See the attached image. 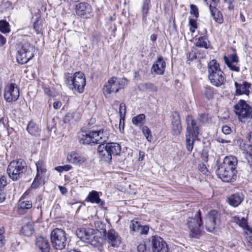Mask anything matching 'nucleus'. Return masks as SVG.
Wrapping results in <instances>:
<instances>
[{
    "label": "nucleus",
    "instance_id": "f257e3e1",
    "mask_svg": "<svg viewBox=\"0 0 252 252\" xmlns=\"http://www.w3.org/2000/svg\"><path fill=\"white\" fill-rule=\"evenodd\" d=\"M208 78L214 86L219 87L224 84L225 76L216 60H212L208 63Z\"/></svg>",
    "mask_w": 252,
    "mask_h": 252
},
{
    "label": "nucleus",
    "instance_id": "f03ea898",
    "mask_svg": "<svg viewBox=\"0 0 252 252\" xmlns=\"http://www.w3.org/2000/svg\"><path fill=\"white\" fill-rule=\"evenodd\" d=\"M27 167L26 162L23 159L14 160L8 165L7 172L11 179L16 181L23 177Z\"/></svg>",
    "mask_w": 252,
    "mask_h": 252
},
{
    "label": "nucleus",
    "instance_id": "7ed1b4c3",
    "mask_svg": "<svg viewBox=\"0 0 252 252\" xmlns=\"http://www.w3.org/2000/svg\"><path fill=\"white\" fill-rule=\"evenodd\" d=\"M234 110L242 123H245L252 118V108L244 100H240L234 106Z\"/></svg>",
    "mask_w": 252,
    "mask_h": 252
},
{
    "label": "nucleus",
    "instance_id": "20e7f679",
    "mask_svg": "<svg viewBox=\"0 0 252 252\" xmlns=\"http://www.w3.org/2000/svg\"><path fill=\"white\" fill-rule=\"evenodd\" d=\"M35 49L34 46L28 41L22 43L20 49L18 50L17 55V62L20 64H25L34 56Z\"/></svg>",
    "mask_w": 252,
    "mask_h": 252
},
{
    "label": "nucleus",
    "instance_id": "39448f33",
    "mask_svg": "<svg viewBox=\"0 0 252 252\" xmlns=\"http://www.w3.org/2000/svg\"><path fill=\"white\" fill-rule=\"evenodd\" d=\"M202 220L200 211L196 213L194 217H189L187 221V225L190 230L192 237L198 238L202 232Z\"/></svg>",
    "mask_w": 252,
    "mask_h": 252
},
{
    "label": "nucleus",
    "instance_id": "423d86ee",
    "mask_svg": "<svg viewBox=\"0 0 252 252\" xmlns=\"http://www.w3.org/2000/svg\"><path fill=\"white\" fill-rule=\"evenodd\" d=\"M50 238L55 249L62 250L65 248L67 239L64 230L58 228L54 229L51 232Z\"/></svg>",
    "mask_w": 252,
    "mask_h": 252
},
{
    "label": "nucleus",
    "instance_id": "0eeeda50",
    "mask_svg": "<svg viewBox=\"0 0 252 252\" xmlns=\"http://www.w3.org/2000/svg\"><path fill=\"white\" fill-rule=\"evenodd\" d=\"M248 138L252 143V132L248 135ZM237 142L244 158L247 161V165L252 171V145L246 143L241 139L238 140Z\"/></svg>",
    "mask_w": 252,
    "mask_h": 252
},
{
    "label": "nucleus",
    "instance_id": "6e6552de",
    "mask_svg": "<svg viewBox=\"0 0 252 252\" xmlns=\"http://www.w3.org/2000/svg\"><path fill=\"white\" fill-rule=\"evenodd\" d=\"M220 224V214L216 210L210 211L205 218V226L209 232H212Z\"/></svg>",
    "mask_w": 252,
    "mask_h": 252
},
{
    "label": "nucleus",
    "instance_id": "1a4fd4ad",
    "mask_svg": "<svg viewBox=\"0 0 252 252\" xmlns=\"http://www.w3.org/2000/svg\"><path fill=\"white\" fill-rule=\"evenodd\" d=\"M99 227L100 233L104 236H107L109 244L113 247H118L121 243V238L118 233L114 229H111L107 232L105 228V225L102 223L100 225Z\"/></svg>",
    "mask_w": 252,
    "mask_h": 252
},
{
    "label": "nucleus",
    "instance_id": "9d476101",
    "mask_svg": "<svg viewBox=\"0 0 252 252\" xmlns=\"http://www.w3.org/2000/svg\"><path fill=\"white\" fill-rule=\"evenodd\" d=\"M19 97V90L15 83H10L5 87L4 98L7 102L16 101Z\"/></svg>",
    "mask_w": 252,
    "mask_h": 252
},
{
    "label": "nucleus",
    "instance_id": "9b49d317",
    "mask_svg": "<svg viewBox=\"0 0 252 252\" xmlns=\"http://www.w3.org/2000/svg\"><path fill=\"white\" fill-rule=\"evenodd\" d=\"M152 252H168L166 243L160 237L153 236L149 241Z\"/></svg>",
    "mask_w": 252,
    "mask_h": 252
},
{
    "label": "nucleus",
    "instance_id": "f8f14e48",
    "mask_svg": "<svg viewBox=\"0 0 252 252\" xmlns=\"http://www.w3.org/2000/svg\"><path fill=\"white\" fill-rule=\"evenodd\" d=\"M73 88L79 93L83 92L86 85V78L84 74L81 72H76L71 79Z\"/></svg>",
    "mask_w": 252,
    "mask_h": 252
},
{
    "label": "nucleus",
    "instance_id": "ddd939ff",
    "mask_svg": "<svg viewBox=\"0 0 252 252\" xmlns=\"http://www.w3.org/2000/svg\"><path fill=\"white\" fill-rule=\"evenodd\" d=\"M216 173L219 178L224 182H233L237 176V171H230L219 166Z\"/></svg>",
    "mask_w": 252,
    "mask_h": 252
},
{
    "label": "nucleus",
    "instance_id": "4468645a",
    "mask_svg": "<svg viewBox=\"0 0 252 252\" xmlns=\"http://www.w3.org/2000/svg\"><path fill=\"white\" fill-rule=\"evenodd\" d=\"M93 138L94 140V144H106L108 140L110 132L107 128H102L99 130L92 131Z\"/></svg>",
    "mask_w": 252,
    "mask_h": 252
},
{
    "label": "nucleus",
    "instance_id": "2eb2a0df",
    "mask_svg": "<svg viewBox=\"0 0 252 252\" xmlns=\"http://www.w3.org/2000/svg\"><path fill=\"white\" fill-rule=\"evenodd\" d=\"M186 123L187 127L186 133L193 134L194 138H197L200 133V128L196 121L191 116L188 115L186 118Z\"/></svg>",
    "mask_w": 252,
    "mask_h": 252
},
{
    "label": "nucleus",
    "instance_id": "dca6fc26",
    "mask_svg": "<svg viewBox=\"0 0 252 252\" xmlns=\"http://www.w3.org/2000/svg\"><path fill=\"white\" fill-rule=\"evenodd\" d=\"M77 15L83 18H89L91 16V6L86 2H80L76 5Z\"/></svg>",
    "mask_w": 252,
    "mask_h": 252
},
{
    "label": "nucleus",
    "instance_id": "f3484780",
    "mask_svg": "<svg viewBox=\"0 0 252 252\" xmlns=\"http://www.w3.org/2000/svg\"><path fill=\"white\" fill-rule=\"evenodd\" d=\"M223 61L230 70L239 72L240 67L238 65L239 58L236 54H231L229 57L224 56L223 57Z\"/></svg>",
    "mask_w": 252,
    "mask_h": 252
},
{
    "label": "nucleus",
    "instance_id": "a211bd4d",
    "mask_svg": "<svg viewBox=\"0 0 252 252\" xmlns=\"http://www.w3.org/2000/svg\"><path fill=\"white\" fill-rule=\"evenodd\" d=\"M237 164L238 160L236 157L234 156H226L224 158L223 162L219 166L230 171H237L236 167Z\"/></svg>",
    "mask_w": 252,
    "mask_h": 252
},
{
    "label": "nucleus",
    "instance_id": "6ab92c4d",
    "mask_svg": "<svg viewBox=\"0 0 252 252\" xmlns=\"http://www.w3.org/2000/svg\"><path fill=\"white\" fill-rule=\"evenodd\" d=\"M97 150L99 158L102 161L107 163L111 161L112 158L106 144H99Z\"/></svg>",
    "mask_w": 252,
    "mask_h": 252
},
{
    "label": "nucleus",
    "instance_id": "aec40b11",
    "mask_svg": "<svg viewBox=\"0 0 252 252\" xmlns=\"http://www.w3.org/2000/svg\"><path fill=\"white\" fill-rule=\"evenodd\" d=\"M97 150L99 158L102 161L107 163L111 161L112 158L106 144H99Z\"/></svg>",
    "mask_w": 252,
    "mask_h": 252
},
{
    "label": "nucleus",
    "instance_id": "412c9836",
    "mask_svg": "<svg viewBox=\"0 0 252 252\" xmlns=\"http://www.w3.org/2000/svg\"><path fill=\"white\" fill-rule=\"evenodd\" d=\"M97 150L99 158L102 161L107 163L111 161L112 158L106 144H99Z\"/></svg>",
    "mask_w": 252,
    "mask_h": 252
},
{
    "label": "nucleus",
    "instance_id": "4be33fe9",
    "mask_svg": "<svg viewBox=\"0 0 252 252\" xmlns=\"http://www.w3.org/2000/svg\"><path fill=\"white\" fill-rule=\"evenodd\" d=\"M165 66L166 63L162 57L159 56L157 60L153 64L151 71L152 72H155L158 75H163L165 71Z\"/></svg>",
    "mask_w": 252,
    "mask_h": 252
},
{
    "label": "nucleus",
    "instance_id": "5701e85b",
    "mask_svg": "<svg viewBox=\"0 0 252 252\" xmlns=\"http://www.w3.org/2000/svg\"><path fill=\"white\" fill-rule=\"evenodd\" d=\"M35 246L40 252H50V245L46 238L42 236L37 237Z\"/></svg>",
    "mask_w": 252,
    "mask_h": 252
},
{
    "label": "nucleus",
    "instance_id": "b1692460",
    "mask_svg": "<svg viewBox=\"0 0 252 252\" xmlns=\"http://www.w3.org/2000/svg\"><path fill=\"white\" fill-rule=\"evenodd\" d=\"M116 77L110 78L105 83L103 88V93L105 95L110 94L112 92L117 93L119 91L117 84L115 82Z\"/></svg>",
    "mask_w": 252,
    "mask_h": 252
},
{
    "label": "nucleus",
    "instance_id": "393cba45",
    "mask_svg": "<svg viewBox=\"0 0 252 252\" xmlns=\"http://www.w3.org/2000/svg\"><path fill=\"white\" fill-rule=\"evenodd\" d=\"M234 85L236 88V95L249 94L250 93L249 88L251 85L250 83L243 82L242 84H239L237 82H235Z\"/></svg>",
    "mask_w": 252,
    "mask_h": 252
},
{
    "label": "nucleus",
    "instance_id": "a878e982",
    "mask_svg": "<svg viewBox=\"0 0 252 252\" xmlns=\"http://www.w3.org/2000/svg\"><path fill=\"white\" fill-rule=\"evenodd\" d=\"M182 130L180 118L178 114L175 113L172 115V134L179 135Z\"/></svg>",
    "mask_w": 252,
    "mask_h": 252
},
{
    "label": "nucleus",
    "instance_id": "bb28decb",
    "mask_svg": "<svg viewBox=\"0 0 252 252\" xmlns=\"http://www.w3.org/2000/svg\"><path fill=\"white\" fill-rule=\"evenodd\" d=\"M67 160L70 163L80 164L84 162L87 158L83 155L74 152H71L67 156Z\"/></svg>",
    "mask_w": 252,
    "mask_h": 252
},
{
    "label": "nucleus",
    "instance_id": "cd10ccee",
    "mask_svg": "<svg viewBox=\"0 0 252 252\" xmlns=\"http://www.w3.org/2000/svg\"><path fill=\"white\" fill-rule=\"evenodd\" d=\"M32 206V203L31 201L26 200L24 198H21L19 201L17 211L19 214H23Z\"/></svg>",
    "mask_w": 252,
    "mask_h": 252
},
{
    "label": "nucleus",
    "instance_id": "c85d7f7f",
    "mask_svg": "<svg viewBox=\"0 0 252 252\" xmlns=\"http://www.w3.org/2000/svg\"><path fill=\"white\" fill-rule=\"evenodd\" d=\"M244 198V195L242 192H236L228 197V202L230 205L237 207L243 201Z\"/></svg>",
    "mask_w": 252,
    "mask_h": 252
},
{
    "label": "nucleus",
    "instance_id": "c756f323",
    "mask_svg": "<svg viewBox=\"0 0 252 252\" xmlns=\"http://www.w3.org/2000/svg\"><path fill=\"white\" fill-rule=\"evenodd\" d=\"M93 131H90L89 133L82 132L78 136V140L80 143L84 145H89L91 143H94V140L93 138Z\"/></svg>",
    "mask_w": 252,
    "mask_h": 252
},
{
    "label": "nucleus",
    "instance_id": "7c9ffc66",
    "mask_svg": "<svg viewBox=\"0 0 252 252\" xmlns=\"http://www.w3.org/2000/svg\"><path fill=\"white\" fill-rule=\"evenodd\" d=\"M231 221L236 223L244 229H246L248 231H250L251 230L248 224L247 220L244 217H240L239 216H232Z\"/></svg>",
    "mask_w": 252,
    "mask_h": 252
},
{
    "label": "nucleus",
    "instance_id": "2f4dec72",
    "mask_svg": "<svg viewBox=\"0 0 252 252\" xmlns=\"http://www.w3.org/2000/svg\"><path fill=\"white\" fill-rule=\"evenodd\" d=\"M106 144L112 157L120 155L121 147L119 144L116 142L106 143Z\"/></svg>",
    "mask_w": 252,
    "mask_h": 252
},
{
    "label": "nucleus",
    "instance_id": "473e14b6",
    "mask_svg": "<svg viewBox=\"0 0 252 252\" xmlns=\"http://www.w3.org/2000/svg\"><path fill=\"white\" fill-rule=\"evenodd\" d=\"M87 200L92 203H96L100 205H103V202L99 198L98 192L95 190H93L89 193Z\"/></svg>",
    "mask_w": 252,
    "mask_h": 252
},
{
    "label": "nucleus",
    "instance_id": "72a5a7b5",
    "mask_svg": "<svg viewBox=\"0 0 252 252\" xmlns=\"http://www.w3.org/2000/svg\"><path fill=\"white\" fill-rule=\"evenodd\" d=\"M27 130L30 134L33 136L39 135L40 132V129L38 125L32 121L28 123Z\"/></svg>",
    "mask_w": 252,
    "mask_h": 252
},
{
    "label": "nucleus",
    "instance_id": "f704fd0d",
    "mask_svg": "<svg viewBox=\"0 0 252 252\" xmlns=\"http://www.w3.org/2000/svg\"><path fill=\"white\" fill-rule=\"evenodd\" d=\"M210 10L214 20L219 24H222L223 22L222 14L216 7L210 5Z\"/></svg>",
    "mask_w": 252,
    "mask_h": 252
},
{
    "label": "nucleus",
    "instance_id": "c9c22d12",
    "mask_svg": "<svg viewBox=\"0 0 252 252\" xmlns=\"http://www.w3.org/2000/svg\"><path fill=\"white\" fill-rule=\"evenodd\" d=\"M151 6V0H143L142 6V20L146 23L147 16Z\"/></svg>",
    "mask_w": 252,
    "mask_h": 252
},
{
    "label": "nucleus",
    "instance_id": "e433bc0d",
    "mask_svg": "<svg viewBox=\"0 0 252 252\" xmlns=\"http://www.w3.org/2000/svg\"><path fill=\"white\" fill-rule=\"evenodd\" d=\"M193 134L186 133V146L188 151L191 152L192 151L194 145Z\"/></svg>",
    "mask_w": 252,
    "mask_h": 252
},
{
    "label": "nucleus",
    "instance_id": "4c0bfd02",
    "mask_svg": "<svg viewBox=\"0 0 252 252\" xmlns=\"http://www.w3.org/2000/svg\"><path fill=\"white\" fill-rule=\"evenodd\" d=\"M34 231L32 223L28 222L24 225L21 229L22 234L27 237L31 236Z\"/></svg>",
    "mask_w": 252,
    "mask_h": 252
},
{
    "label": "nucleus",
    "instance_id": "58836bf2",
    "mask_svg": "<svg viewBox=\"0 0 252 252\" xmlns=\"http://www.w3.org/2000/svg\"><path fill=\"white\" fill-rule=\"evenodd\" d=\"M37 174L36 175H43L46 173V169L45 166V163L43 160H39L36 163Z\"/></svg>",
    "mask_w": 252,
    "mask_h": 252
},
{
    "label": "nucleus",
    "instance_id": "ea45409f",
    "mask_svg": "<svg viewBox=\"0 0 252 252\" xmlns=\"http://www.w3.org/2000/svg\"><path fill=\"white\" fill-rule=\"evenodd\" d=\"M195 45L198 47L208 49L209 47L208 38L205 36L199 37L197 39V41L195 43Z\"/></svg>",
    "mask_w": 252,
    "mask_h": 252
},
{
    "label": "nucleus",
    "instance_id": "a19ab883",
    "mask_svg": "<svg viewBox=\"0 0 252 252\" xmlns=\"http://www.w3.org/2000/svg\"><path fill=\"white\" fill-rule=\"evenodd\" d=\"M132 123L136 126L143 125L145 123V115L143 114H140L133 117L132 119Z\"/></svg>",
    "mask_w": 252,
    "mask_h": 252
},
{
    "label": "nucleus",
    "instance_id": "79ce46f5",
    "mask_svg": "<svg viewBox=\"0 0 252 252\" xmlns=\"http://www.w3.org/2000/svg\"><path fill=\"white\" fill-rule=\"evenodd\" d=\"M203 93L208 99H212L215 94L214 89L211 86H206L204 87Z\"/></svg>",
    "mask_w": 252,
    "mask_h": 252
},
{
    "label": "nucleus",
    "instance_id": "37998d69",
    "mask_svg": "<svg viewBox=\"0 0 252 252\" xmlns=\"http://www.w3.org/2000/svg\"><path fill=\"white\" fill-rule=\"evenodd\" d=\"M86 233H85L84 238L83 241L88 243L92 238H94V230L93 229L87 228L86 229Z\"/></svg>",
    "mask_w": 252,
    "mask_h": 252
},
{
    "label": "nucleus",
    "instance_id": "c03bdc74",
    "mask_svg": "<svg viewBox=\"0 0 252 252\" xmlns=\"http://www.w3.org/2000/svg\"><path fill=\"white\" fill-rule=\"evenodd\" d=\"M141 226V225L138 221L133 220L130 222L129 228L131 231L138 232Z\"/></svg>",
    "mask_w": 252,
    "mask_h": 252
},
{
    "label": "nucleus",
    "instance_id": "a18cd8bd",
    "mask_svg": "<svg viewBox=\"0 0 252 252\" xmlns=\"http://www.w3.org/2000/svg\"><path fill=\"white\" fill-rule=\"evenodd\" d=\"M0 32L4 33L10 32L9 23L5 20L0 21Z\"/></svg>",
    "mask_w": 252,
    "mask_h": 252
},
{
    "label": "nucleus",
    "instance_id": "49530a36",
    "mask_svg": "<svg viewBox=\"0 0 252 252\" xmlns=\"http://www.w3.org/2000/svg\"><path fill=\"white\" fill-rule=\"evenodd\" d=\"M115 82L118 90L123 89L127 84V80L126 78H118L116 77Z\"/></svg>",
    "mask_w": 252,
    "mask_h": 252
},
{
    "label": "nucleus",
    "instance_id": "de8ad7c7",
    "mask_svg": "<svg viewBox=\"0 0 252 252\" xmlns=\"http://www.w3.org/2000/svg\"><path fill=\"white\" fill-rule=\"evenodd\" d=\"M142 131L148 141H151L152 139L151 130L147 126H142L141 127Z\"/></svg>",
    "mask_w": 252,
    "mask_h": 252
},
{
    "label": "nucleus",
    "instance_id": "09e8293b",
    "mask_svg": "<svg viewBox=\"0 0 252 252\" xmlns=\"http://www.w3.org/2000/svg\"><path fill=\"white\" fill-rule=\"evenodd\" d=\"M100 237H97L94 234V238H92L88 243L94 247L100 246L102 245V242L100 241Z\"/></svg>",
    "mask_w": 252,
    "mask_h": 252
},
{
    "label": "nucleus",
    "instance_id": "8fccbe9b",
    "mask_svg": "<svg viewBox=\"0 0 252 252\" xmlns=\"http://www.w3.org/2000/svg\"><path fill=\"white\" fill-rule=\"evenodd\" d=\"M72 166L70 165L66 164L63 166H58L55 168V169L58 172L61 173L63 171H68L72 169Z\"/></svg>",
    "mask_w": 252,
    "mask_h": 252
},
{
    "label": "nucleus",
    "instance_id": "3c124183",
    "mask_svg": "<svg viewBox=\"0 0 252 252\" xmlns=\"http://www.w3.org/2000/svg\"><path fill=\"white\" fill-rule=\"evenodd\" d=\"M42 176L38 175H36L35 178H34L33 182L32 184V188L36 189L38 187V186L41 184V180Z\"/></svg>",
    "mask_w": 252,
    "mask_h": 252
},
{
    "label": "nucleus",
    "instance_id": "603ef678",
    "mask_svg": "<svg viewBox=\"0 0 252 252\" xmlns=\"http://www.w3.org/2000/svg\"><path fill=\"white\" fill-rule=\"evenodd\" d=\"M210 119V117L208 113H202L199 115L198 121L204 124L207 122Z\"/></svg>",
    "mask_w": 252,
    "mask_h": 252
},
{
    "label": "nucleus",
    "instance_id": "864d4df0",
    "mask_svg": "<svg viewBox=\"0 0 252 252\" xmlns=\"http://www.w3.org/2000/svg\"><path fill=\"white\" fill-rule=\"evenodd\" d=\"M86 228H80L77 229L76 233L77 237L83 241L84 238L85 234L86 231Z\"/></svg>",
    "mask_w": 252,
    "mask_h": 252
},
{
    "label": "nucleus",
    "instance_id": "5fc2aeb1",
    "mask_svg": "<svg viewBox=\"0 0 252 252\" xmlns=\"http://www.w3.org/2000/svg\"><path fill=\"white\" fill-rule=\"evenodd\" d=\"M126 113V106L125 104L122 103L120 104L119 106V114L120 117L125 118Z\"/></svg>",
    "mask_w": 252,
    "mask_h": 252
},
{
    "label": "nucleus",
    "instance_id": "6e6d98bb",
    "mask_svg": "<svg viewBox=\"0 0 252 252\" xmlns=\"http://www.w3.org/2000/svg\"><path fill=\"white\" fill-rule=\"evenodd\" d=\"M190 7V14L194 16L195 18H197L199 16L198 9L197 7L193 4H191Z\"/></svg>",
    "mask_w": 252,
    "mask_h": 252
},
{
    "label": "nucleus",
    "instance_id": "4d7b16f0",
    "mask_svg": "<svg viewBox=\"0 0 252 252\" xmlns=\"http://www.w3.org/2000/svg\"><path fill=\"white\" fill-rule=\"evenodd\" d=\"M41 25L39 20H36L33 25V29L35 30L36 33L38 34L40 32L41 30Z\"/></svg>",
    "mask_w": 252,
    "mask_h": 252
},
{
    "label": "nucleus",
    "instance_id": "13d9d810",
    "mask_svg": "<svg viewBox=\"0 0 252 252\" xmlns=\"http://www.w3.org/2000/svg\"><path fill=\"white\" fill-rule=\"evenodd\" d=\"M189 24L190 26V31L192 32H194L195 30L197 28L196 20L193 19H189Z\"/></svg>",
    "mask_w": 252,
    "mask_h": 252
},
{
    "label": "nucleus",
    "instance_id": "bf43d9fd",
    "mask_svg": "<svg viewBox=\"0 0 252 252\" xmlns=\"http://www.w3.org/2000/svg\"><path fill=\"white\" fill-rule=\"evenodd\" d=\"M81 109H80L79 108L76 109L72 113L73 116V119L76 121L80 119L81 117Z\"/></svg>",
    "mask_w": 252,
    "mask_h": 252
},
{
    "label": "nucleus",
    "instance_id": "052dcab7",
    "mask_svg": "<svg viewBox=\"0 0 252 252\" xmlns=\"http://www.w3.org/2000/svg\"><path fill=\"white\" fill-rule=\"evenodd\" d=\"M149 227L148 225L141 226L140 231L138 232L141 235H147L149 232Z\"/></svg>",
    "mask_w": 252,
    "mask_h": 252
},
{
    "label": "nucleus",
    "instance_id": "680f3d73",
    "mask_svg": "<svg viewBox=\"0 0 252 252\" xmlns=\"http://www.w3.org/2000/svg\"><path fill=\"white\" fill-rule=\"evenodd\" d=\"M200 157L203 161L207 162L208 158V152L204 149L202 150L200 152Z\"/></svg>",
    "mask_w": 252,
    "mask_h": 252
},
{
    "label": "nucleus",
    "instance_id": "e2e57ef3",
    "mask_svg": "<svg viewBox=\"0 0 252 252\" xmlns=\"http://www.w3.org/2000/svg\"><path fill=\"white\" fill-rule=\"evenodd\" d=\"M187 57L188 59L187 63H190V61H192L196 58L195 54L193 52H188L187 54Z\"/></svg>",
    "mask_w": 252,
    "mask_h": 252
},
{
    "label": "nucleus",
    "instance_id": "0e129e2a",
    "mask_svg": "<svg viewBox=\"0 0 252 252\" xmlns=\"http://www.w3.org/2000/svg\"><path fill=\"white\" fill-rule=\"evenodd\" d=\"M141 86L146 89H150L151 90H155L156 87L152 83H145L141 84Z\"/></svg>",
    "mask_w": 252,
    "mask_h": 252
},
{
    "label": "nucleus",
    "instance_id": "69168bd1",
    "mask_svg": "<svg viewBox=\"0 0 252 252\" xmlns=\"http://www.w3.org/2000/svg\"><path fill=\"white\" fill-rule=\"evenodd\" d=\"M6 179L4 176L0 177V189H2L7 185Z\"/></svg>",
    "mask_w": 252,
    "mask_h": 252
},
{
    "label": "nucleus",
    "instance_id": "338daca9",
    "mask_svg": "<svg viewBox=\"0 0 252 252\" xmlns=\"http://www.w3.org/2000/svg\"><path fill=\"white\" fill-rule=\"evenodd\" d=\"M73 119V115L71 113H67L63 118V122L64 123H68L70 122V120Z\"/></svg>",
    "mask_w": 252,
    "mask_h": 252
},
{
    "label": "nucleus",
    "instance_id": "774afa93",
    "mask_svg": "<svg viewBox=\"0 0 252 252\" xmlns=\"http://www.w3.org/2000/svg\"><path fill=\"white\" fill-rule=\"evenodd\" d=\"M137 249L139 252H146V245L143 243L140 244L139 245H138Z\"/></svg>",
    "mask_w": 252,
    "mask_h": 252
}]
</instances>
